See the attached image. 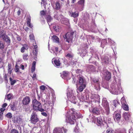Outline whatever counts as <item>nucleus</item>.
Instances as JSON below:
<instances>
[{"mask_svg": "<svg viewBox=\"0 0 133 133\" xmlns=\"http://www.w3.org/2000/svg\"><path fill=\"white\" fill-rule=\"evenodd\" d=\"M41 114L42 115H43V116H45V117H46L47 116V114L45 112H42L41 113Z\"/></svg>", "mask_w": 133, "mask_h": 133, "instance_id": "nucleus-50", "label": "nucleus"}, {"mask_svg": "<svg viewBox=\"0 0 133 133\" xmlns=\"http://www.w3.org/2000/svg\"><path fill=\"white\" fill-rule=\"evenodd\" d=\"M74 33V31H70L67 32L63 36L64 39H66V41L68 43L71 42L73 38V35Z\"/></svg>", "mask_w": 133, "mask_h": 133, "instance_id": "nucleus-4", "label": "nucleus"}, {"mask_svg": "<svg viewBox=\"0 0 133 133\" xmlns=\"http://www.w3.org/2000/svg\"><path fill=\"white\" fill-rule=\"evenodd\" d=\"M99 78H95L93 79V81L94 83L96 84L97 86L99 85L100 82L99 80Z\"/></svg>", "mask_w": 133, "mask_h": 133, "instance_id": "nucleus-20", "label": "nucleus"}, {"mask_svg": "<svg viewBox=\"0 0 133 133\" xmlns=\"http://www.w3.org/2000/svg\"><path fill=\"white\" fill-rule=\"evenodd\" d=\"M23 46L21 49V52L22 53H24L25 52V50H27L28 48V45L26 44H22Z\"/></svg>", "mask_w": 133, "mask_h": 133, "instance_id": "nucleus-13", "label": "nucleus"}, {"mask_svg": "<svg viewBox=\"0 0 133 133\" xmlns=\"http://www.w3.org/2000/svg\"><path fill=\"white\" fill-rule=\"evenodd\" d=\"M63 128H55L53 131L54 133H63Z\"/></svg>", "mask_w": 133, "mask_h": 133, "instance_id": "nucleus-14", "label": "nucleus"}, {"mask_svg": "<svg viewBox=\"0 0 133 133\" xmlns=\"http://www.w3.org/2000/svg\"><path fill=\"white\" fill-rule=\"evenodd\" d=\"M53 28L55 31L56 32H59L60 30V27L58 25H55L53 26Z\"/></svg>", "mask_w": 133, "mask_h": 133, "instance_id": "nucleus-31", "label": "nucleus"}, {"mask_svg": "<svg viewBox=\"0 0 133 133\" xmlns=\"http://www.w3.org/2000/svg\"><path fill=\"white\" fill-rule=\"evenodd\" d=\"M114 115H115L114 116V120L115 121V119L116 121L118 122L119 121L120 119L121 118V115L119 113H117V112L115 111L114 112Z\"/></svg>", "mask_w": 133, "mask_h": 133, "instance_id": "nucleus-10", "label": "nucleus"}, {"mask_svg": "<svg viewBox=\"0 0 133 133\" xmlns=\"http://www.w3.org/2000/svg\"><path fill=\"white\" fill-rule=\"evenodd\" d=\"M39 121L38 116L35 112H33L31 116L30 121L31 123L35 124Z\"/></svg>", "mask_w": 133, "mask_h": 133, "instance_id": "nucleus-6", "label": "nucleus"}, {"mask_svg": "<svg viewBox=\"0 0 133 133\" xmlns=\"http://www.w3.org/2000/svg\"><path fill=\"white\" fill-rule=\"evenodd\" d=\"M5 110V109L3 108H1L0 109V110L1 111V112H2L4 111Z\"/></svg>", "mask_w": 133, "mask_h": 133, "instance_id": "nucleus-55", "label": "nucleus"}, {"mask_svg": "<svg viewBox=\"0 0 133 133\" xmlns=\"http://www.w3.org/2000/svg\"><path fill=\"white\" fill-rule=\"evenodd\" d=\"M58 48L57 47H55V50L56 52H57L58 51Z\"/></svg>", "mask_w": 133, "mask_h": 133, "instance_id": "nucleus-58", "label": "nucleus"}, {"mask_svg": "<svg viewBox=\"0 0 133 133\" xmlns=\"http://www.w3.org/2000/svg\"><path fill=\"white\" fill-rule=\"evenodd\" d=\"M91 112L94 115H99L100 114V109L97 107L92 108Z\"/></svg>", "mask_w": 133, "mask_h": 133, "instance_id": "nucleus-8", "label": "nucleus"}, {"mask_svg": "<svg viewBox=\"0 0 133 133\" xmlns=\"http://www.w3.org/2000/svg\"><path fill=\"white\" fill-rule=\"evenodd\" d=\"M45 86L42 85L40 87V89L42 90H45Z\"/></svg>", "mask_w": 133, "mask_h": 133, "instance_id": "nucleus-45", "label": "nucleus"}, {"mask_svg": "<svg viewBox=\"0 0 133 133\" xmlns=\"http://www.w3.org/2000/svg\"><path fill=\"white\" fill-rule=\"evenodd\" d=\"M2 63V59L0 57V66H1V65Z\"/></svg>", "mask_w": 133, "mask_h": 133, "instance_id": "nucleus-61", "label": "nucleus"}, {"mask_svg": "<svg viewBox=\"0 0 133 133\" xmlns=\"http://www.w3.org/2000/svg\"><path fill=\"white\" fill-rule=\"evenodd\" d=\"M80 86L78 88V90L80 92H82L83 89L85 88L86 87L85 85L83 84V85H79Z\"/></svg>", "mask_w": 133, "mask_h": 133, "instance_id": "nucleus-23", "label": "nucleus"}, {"mask_svg": "<svg viewBox=\"0 0 133 133\" xmlns=\"http://www.w3.org/2000/svg\"><path fill=\"white\" fill-rule=\"evenodd\" d=\"M115 132L114 130L111 128H109L107 131V133H114Z\"/></svg>", "mask_w": 133, "mask_h": 133, "instance_id": "nucleus-28", "label": "nucleus"}, {"mask_svg": "<svg viewBox=\"0 0 133 133\" xmlns=\"http://www.w3.org/2000/svg\"><path fill=\"white\" fill-rule=\"evenodd\" d=\"M9 79L11 82L10 84L12 85H14L16 82V81L15 80H12V78L11 77Z\"/></svg>", "mask_w": 133, "mask_h": 133, "instance_id": "nucleus-34", "label": "nucleus"}, {"mask_svg": "<svg viewBox=\"0 0 133 133\" xmlns=\"http://www.w3.org/2000/svg\"><path fill=\"white\" fill-rule=\"evenodd\" d=\"M104 75L105 76V78L107 81H109L111 78V74L108 71H106L105 72Z\"/></svg>", "mask_w": 133, "mask_h": 133, "instance_id": "nucleus-12", "label": "nucleus"}, {"mask_svg": "<svg viewBox=\"0 0 133 133\" xmlns=\"http://www.w3.org/2000/svg\"><path fill=\"white\" fill-rule=\"evenodd\" d=\"M21 68L22 70H24V66L23 65H21Z\"/></svg>", "mask_w": 133, "mask_h": 133, "instance_id": "nucleus-60", "label": "nucleus"}, {"mask_svg": "<svg viewBox=\"0 0 133 133\" xmlns=\"http://www.w3.org/2000/svg\"><path fill=\"white\" fill-rule=\"evenodd\" d=\"M103 43H104V44L105 45H106L107 44V40L105 39H104L102 40V42H101V44H103Z\"/></svg>", "mask_w": 133, "mask_h": 133, "instance_id": "nucleus-47", "label": "nucleus"}, {"mask_svg": "<svg viewBox=\"0 0 133 133\" xmlns=\"http://www.w3.org/2000/svg\"><path fill=\"white\" fill-rule=\"evenodd\" d=\"M4 47V44L2 42L0 41V49H1L3 50Z\"/></svg>", "mask_w": 133, "mask_h": 133, "instance_id": "nucleus-38", "label": "nucleus"}, {"mask_svg": "<svg viewBox=\"0 0 133 133\" xmlns=\"http://www.w3.org/2000/svg\"><path fill=\"white\" fill-rule=\"evenodd\" d=\"M61 21L62 23L65 24H67L69 23V21L66 18H63L62 19Z\"/></svg>", "mask_w": 133, "mask_h": 133, "instance_id": "nucleus-24", "label": "nucleus"}, {"mask_svg": "<svg viewBox=\"0 0 133 133\" xmlns=\"http://www.w3.org/2000/svg\"><path fill=\"white\" fill-rule=\"evenodd\" d=\"M36 64V62L35 61H34L32 64V67H35Z\"/></svg>", "mask_w": 133, "mask_h": 133, "instance_id": "nucleus-52", "label": "nucleus"}, {"mask_svg": "<svg viewBox=\"0 0 133 133\" xmlns=\"http://www.w3.org/2000/svg\"><path fill=\"white\" fill-rule=\"evenodd\" d=\"M19 66L17 64H16L15 65V71L16 72H18L19 71Z\"/></svg>", "mask_w": 133, "mask_h": 133, "instance_id": "nucleus-40", "label": "nucleus"}, {"mask_svg": "<svg viewBox=\"0 0 133 133\" xmlns=\"http://www.w3.org/2000/svg\"><path fill=\"white\" fill-rule=\"evenodd\" d=\"M102 105L105 110L106 115H108L110 112L109 104L106 98H103L102 99Z\"/></svg>", "mask_w": 133, "mask_h": 133, "instance_id": "nucleus-3", "label": "nucleus"}, {"mask_svg": "<svg viewBox=\"0 0 133 133\" xmlns=\"http://www.w3.org/2000/svg\"><path fill=\"white\" fill-rule=\"evenodd\" d=\"M33 78H34V79H36V75L35 74H34L33 77H32Z\"/></svg>", "mask_w": 133, "mask_h": 133, "instance_id": "nucleus-54", "label": "nucleus"}, {"mask_svg": "<svg viewBox=\"0 0 133 133\" xmlns=\"http://www.w3.org/2000/svg\"><path fill=\"white\" fill-rule=\"evenodd\" d=\"M8 73L10 74H11V64H9L8 65Z\"/></svg>", "mask_w": 133, "mask_h": 133, "instance_id": "nucleus-36", "label": "nucleus"}, {"mask_svg": "<svg viewBox=\"0 0 133 133\" xmlns=\"http://www.w3.org/2000/svg\"><path fill=\"white\" fill-rule=\"evenodd\" d=\"M4 41L7 43L10 44V37L7 35H6L5 36V38L3 39Z\"/></svg>", "mask_w": 133, "mask_h": 133, "instance_id": "nucleus-21", "label": "nucleus"}, {"mask_svg": "<svg viewBox=\"0 0 133 133\" xmlns=\"http://www.w3.org/2000/svg\"><path fill=\"white\" fill-rule=\"evenodd\" d=\"M67 97L71 103L76 104L77 100L74 94L72 92H69L67 93Z\"/></svg>", "mask_w": 133, "mask_h": 133, "instance_id": "nucleus-5", "label": "nucleus"}, {"mask_svg": "<svg viewBox=\"0 0 133 133\" xmlns=\"http://www.w3.org/2000/svg\"><path fill=\"white\" fill-rule=\"evenodd\" d=\"M71 16L74 18L78 17L79 15V12L78 11L75 12H72L70 14Z\"/></svg>", "mask_w": 133, "mask_h": 133, "instance_id": "nucleus-17", "label": "nucleus"}, {"mask_svg": "<svg viewBox=\"0 0 133 133\" xmlns=\"http://www.w3.org/2000/svg\"><path fill=\"white\" fill-rule=\"evenodd\" d=\"M71 0V3H72V4L74 3L76 1V0Z\"/></svg>", "mask_w": 133, "mask_h": 133, "instance_id": "nucleus-62", "label": "nucleus"}, {"mask_svg": "<svg viewBox=\"0 0 133 133\" xmlns=\"http://www.w3.org/2000/svg\"><path fill=\"white\" fill-rule=\"evenodd\" d=\"M6 97L8 100H10L12 98V95L11 94H9L7 95Z\"/></svg>", "mask_w": 133, "mask_h": 133, "instance_id": "nucleus-35", "label": "nucleus"}, {"mask_svg": "<svg viewBox=\"0 0 133 133\" xmlns=\"http://www.w3.org/2000/svg\"><path fill=\"white\" fill-rule=\"evenodd\" d=\"M6 117L8 118H12V114L11 113L9 112L6 115Z\"/></svg>", "mask_w": 133, "mask_h": 133, "instance_id": "nucleus-41", "label": "nucleus"}, {"mask_svg": "<svg viewBox=\"0 0 133 133\" xmlns=\"http://www.w3.org/2000/svg\"><path fill=\"white\" fill-rule=\"evenodd\" d=\"M122 107L123 109L124 110L128 111L129 110V107L128 105L124 103L122 104Z\"/></svg>", "mask_w": 133, "mask_h": 133, "instance_id": "nucleus-22", "label": "nucleus"}, {"mask_svg": "<svg viewBox=\"0 0 133 133\" xmlns=\"http://www.w3.org/2000/svg\"><path fill=\"white\" fill-rule=\"evenodd\" d=\"M69 75V72L66 71H64L62 72V75L64 77H68Z\"/></svg>", "mask_w": 133, "mask_h": 133, "instance_id": "nucleus-25", "label": "nucleus"}, {"mask_svg": "<svg viewBox=\"0 0 133 133\" xmlns=\"http://www.w3.org/2000/svg\"><path fill=\"white\" fill-rule=\"evenodd\" d=\"M78 85H83V84L86 85V82L85 80L84 79L83 77H80L78 79Z\"/></svg>", "mask_w": 133, "mask_h": 133, "instance_id": "nucleus-11", "label": "nucleus"}, {"mask_svg": "<svg viewBox=\"0 0 133 133\" xmlns=\"http://www.w3.org/2000/svg\"><path fill=\"white\" fill-rule=\"evenodd\" d=\"M8 75L6 74H5L3 76V78L4 79V82L6 83H7L8 82Z\"/></svg>", "mask_w": 133, "mask_h": 133, "instance_id": "nucleus-29", "label": "nucleus"}, {"mask_svg": "<svg viewBox=\"0 0 133 133\" xmlns=\"http://www.w3.org/2000/svg\"><path fill=\"white\" fill-rule=\"evenodd\" d=\"M30 37V39L31 41H34L35 42V41L34 38V37L33 34H31L29 36ZM36 44V42H35Z\"/></svg>", "mask_w": 133, "mask_h": 133, "instance_id": "nucleus-33", "label": "nucleus"}, {"mask_svg": "<svg viewBox=\"0 0 133 133\" xmlns=\"http://www.w3.org/2000/svg\"><path fill=\"white\" fill-rule=\"evenodd\" d=\"M73 56V55L72 54L68 53L66 55V58H69V59H72Z\"/></svg>", "mask_w": 133, "mask_h": 133, "instance_id": "nucleus-37", "label": "nucleus"}, {"mask_svg": "<svg viewBox=\"0 0 133 133\" xmlns=\"http://www.w3.org/2000/svg\"><path fill=\"white\" fill-rule=\"evenodd\" d=\"M35 67H32L31 68V71L32 73L33 72L35 71Z\"/></svg>", "mask_w": 133, "mask_h": 133, "instance_id": "nucleus-49", "label": "nucleus"}, {"mask_svg": "<svg viewBox=\"0 0 133 133\" xmlns=\"http://www.w3.org/2000/svg\"><path fill=\"white\" fill-rule=\"evenodd\" d=\"M7 105V104L6 103H4L2 105V107L3 108H5V107Z\"/></svg>", "mask_w": 133, "mask_h": 133, "instance_id": "nucleus-51", "label": "nucleus"}, {"mask_svg": "<svg viewBox=\"0 0 133 133\" xmlns=\"http://www.w3.org/2000/svg\"><path fill=\"white\" fill-rule=\"evenodd\" d=\"M29 29L28 27H26L24 29V30L26 31H27Z\"/></svg>", "mask_w": 133, "mask_h": 133, "instance_id": "nucleus-59", "label": "nucleus"}, {"mask_svg": "<svg viewBox=\"0 0 133 133\" xmlns=\"http://www.w3.org/2000/svg\"><path fill=\"white\" fill-rule=\"evenodd\" d=\"M117 103L118 102L116 101H115L114 102L113 105L115 107H116Z\"/></svg>", "mask_w": 133, "mask_h": 133, "instance_id": "nucleus-48", "label": "nucleus"}, {"mask_svg": "<svg viewBox=\"0 0 133 133\" xmlns=\"http://www.w3.org/2000/svg\"><path fill=\"white\" fill-rule=\"evenodd\" d=\"M23 58L24 60H27L28 58V55L27 54H24L23 56Z\"/></svg>", "mask_w": 133, "mask_h": 133, "instance_id": "nucleus-39", "label": "nucleus"}, {"mask_svg": "<svg viewBox=\"0 0 133 133\" xmlns=\"http://www.w3.org/2000/svg\"><path fill=\"white\" fill-rule=\"evenodd\" d=\"M35 51L36 52V54L38 52V50L37 49H35Z\"/></svg>", "mask_w": 133, "mask_h": 133, "instance_id": "nucleus-63", "label": "nucleus"}, {"mask_svg": "<svg viewBox=\"0 0 133 133\" xmlns=\"http://www.w3.org/2000/svg\"><path fill=\"white\" fill-rule=\"evenodd\" d=\"M30 99L28 96H26L24 97L22 101V103L23 105H27L30 102Z\"/></svg>", "mask_w": 133, "mask_h": 133, "instance_id": "nucleus-7", "label": "nucleus"}, {"mask_svg": "<svg viewBox=\"0 0 133 133\" xmlns=\"http://www.w3.org/2000/svg\"><path fill=\"white\" fill-rule=\"evenodd\" d=\"M33 46H34V49H37L38 46L37 45H33Z\"/></svg>", "mask_w": 133, "mask_h": 133, "instance_id": "nucleus-57", "label": "nucleus"}, {"mask_svg": "<svg viewBox=\"0 0 133 133\" xmlns=\"http://www.w3.org/2000/svg\"><path fill=\"white\" fill-rule=\"evenodd\" d=\"M46 19L48 23L50 22L52 19V18L51 16L50 15H47Z\"/></svg>", "mask_w": 133, "mask_h": 133, "instance_id": "nucleus-30", "label": "nucleus"}, {"mask_svg": "<svg viewBox=\"0 0 133 133\" xmlns=\"http://www.w3.org/2000/svg\"><path fill=\"white\" fill-rule=\"evenodd\" d=\"M83 72L82 70L80 69H77L76 71V72L77 74H81Z\"/></svg>", "mask_w": 133, "mask_h": 133, "instance_id": "nucleus-42", "label": "nucleus"}, {"mask_svg": "<svg viewBox=\"0 0 133 133\" xmlns=\"http://www.w3.org/2000/svg\"><path fill=\"white\" fill-rule=\"evenodd\" d=\"M41 15V16H44L45 15L46 12L44 10H42L40 12Z\"/></svg>", "mask_w": 133, "mask_h": 133, "instance_id": "nucleus-44", "label": "nucleus"}, {"mask_svg": "<svg viewBox=\"0 0 133 133\" xmlns=\"http://www.w3.org/2000/svg\"><path fill=\"white\" fill-rule=\"evenodd\" d=\"M52 39L54 41L57 42H59V38L56 36L54 35L53 36Z\"/></svg>", "mask_w": 133, "mask_h": 133, "instance_id": "nucleus-27", "label": "nucleus"}, {"mask_svg": "<svg viewBox=\"0 0 133 133\" xmlns=\"http://www.w3.org/2000/svg\"><path fill=\"white\" fill-rule=\"evenodd\" d=\"M130 116V114L129 112H124L123 114V116L126 120H128L129 119Z\"/></svg>", "mask_w": 133, "mask_h": 133, "instance_id": "nucleus-18", "label": "nucleus"}, {"mask_svg": "<svg viewBox=\"0 0 133 133\" xmlns=\"http://www.w3.org/2000/svg\"><path fill=\"white\" fill-rule=\"evenodd\" d=\"M97 125L99 126H101L103 124L102 120V119L100 117L97 118Z\"/></svg>", "mask_w": 133, "mask_h": 133, "instance_id": "nucleus-19", "label": "nucleus"}, {"mask_svg": "<svg viewBox=\"0 0 133 133\" xmlns=\"http://www.w3.org/2000/svg\"><path fill=\"white\" fill-rule=\"evenodd\" d=\"M16 38L17 40L19 41H20L21 40V38H20V37L18 36L17 37H16Z\"/></svg>", "mask_w": 133, "mask_h": 133, "instance_id": "nucleus-53", "label": "nucleus"}, {"mask_svg": "<svg viewBox=\"0 0 133 133\" xmlns=\"http://www.w3.org/2000/svg\"><path fill=\"white\" fill-rule=\"evenodd\" d=\"M84 0H80L77 2V4L82 6L84 5Z\"/></svg>", "mask_w": 133, "mask_h": 133, "instance_id": "nucleus-32", "label": "nucleus"}, {"mask_svg": "<svg viewBox=\"0 0 133 133\" xmlns=\"http://www.w3.org/2000/svg\"><path fill=\"white\" fill-rule=\"evenodd\" d=\"M27 25L29 27H30L31 28H32L33 26L31 24L30 22L31 20V17L30 16H28L27 18Z\"/></svg>", "mask_w": 133, "mask_h": 133, "instance_id": "nucleus-15", "label": "nucleus"}, {"mask_svg": "<svg viewBox=\"0 0 133 133\" xmlns=\"http://www.w3.org/2000/svg\"><path fill=\"white\" fill-rule=\"evenodd\" d=\"M33 109L36 111H40L41 112L44 111V109L42 108L41 103L37 101L36 99H34L32 101Z\"/></svg>", "mask_w": 133, "mask_h": 133, "instance_id": "nucleus-2", "label": "nucleus"}, {"mask_svg": "<svg viewBox=\"0 0 133 133\" xmlns=\"http://www.w3.org/2000/svg\"><path fill=\"white\" fill-rule=\"evenodd\" d=\"M61 7V4L59 1H56L55 3V9L56 10H59Z\"/></svg>", "mask_w": 133, "mask_h": 133, "instance_id": "nucleus-16", "label": "nucleus"}, {"mask_svg": "<svg viewBox=\"0 0 133 133\" xmlns=\"http://www.w3.org/2000/svg\"><path fill=\"white\" fill-rule=\"evenodd\" d=\"M11 133H18V132L15 129H13L11 131Z\"/></svg>", "mask_w": 133, "mask_h": 133, "instance_id": "nucleus-46", "label": "nucleus"}, {"mask_svg": "<svg viewBox=\"0 0 133 133\" xmlns=\"http://www.w3.org/2000/svg\"><path fill=\"white\" fill-rule=\"evenodd\" d=\"M74 110V109H71L66 115L67 121L71 124H75V121L76 119L75 116L78 118H80L81 117L79 113H77Z\"/></svg>", "mask_w": 133, "mask_h": 133, "instance_id": "nucleus-1", "label": "nucleus"}, {"mask_svg": "<svg viewBox=\"0 0 133 133\" xmlns=\"http://www.w3.org/2000/svg\"><path fill=\"white\" fill-rule=\"evenodd\" d=\"M21 13V11L20 10H18L17 12V15L18 16H19L20 15Z\"/></svg>", "mask_w": 133, "mask_h": 133, "instance_id": "nucleus-56", "label": "nucleus"}, {"mask_svg": "<svg viewBox=\"0 0 133 133\" xmlns=\"http://www.w3.org/2000/svg\"><path fill=\"white\" fill-rule=\"evenodd\" d=\"M52 62L53 64L55 65L56 66H59L61 64L59 58H54L52 59Z\"/></svg>", "mask_w": 133, "mask_h": 133, "instance_id": "nucleus-9", "label": "nucleus"}, {"mask_svg": "<svg viewBox=\"0 0 133 133\" xmlns=\"http://www.w3.org/2000/svg\"><path fill=\"white\" fill-rule=\"evenodd\" d=\"M105 62L106 63H109V61L108 60H107V61H105Z\"/></svg>", "mask_w": 133, "mask_h": 133, "instance_id": "nucleus-64", "label": "nucleus"}, {"mask_svg": "<svg viewBox=\"0 0 133 133\" xmlns=\"http://www.w3.org/2000/svg\"><path fill=\"white\" fill-rule=\"evenodd\" d=\"M4 31L2 30L0 31V38H2V39L5 38V36L6 35L4 33Z\"/></svg>", "mask_w": 133, "mask_h": 133, "instance_id": "nucleus-26", "label": "nucleus"}, {"mask_svg": "<svg viewBox=\"0 0 133 133\" xmlns=\"http://www.w3.org/2000/svg\"><path fill=\"white\" fill-rule=\"evenodd\" d=\"M10 107L11 109L13 111H15L16 110V108L15 107V105L14 104L13 105H10Z\"/></svg>", "mask_w": 133, "mask_h": 133, "instance_id": "nucleus-43", "label": "nucleus"}]
</instances>
